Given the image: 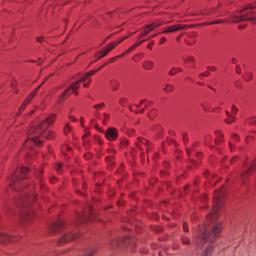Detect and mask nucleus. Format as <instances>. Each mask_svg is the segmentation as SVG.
Segmentation results:
<instances>
[{"label":"nucleus","mask_w":256,"mask_h":256,"mask_svg":"<svg viewBox=\"0 0 256 256\" xmlns=\"http://www.w3.org/2000/svg\"><path fill=\"white\" fill-rule=\"evenodd\" d=\"M224 195V191L223 188L215 192L212 210L208 214L207 217L210 224L204 228L201 235L197 238L196 242L198 245H200L205 242H210V244L202 253V256H210V255L214 248V238L221 230V223L216 221V220L218 217L217 212L218 208L222 204V198Z\"/></svg>","instance_id":"nucleus-1"},{"label":"nucleus","mask_w":256,"mask_h":256,"mask_svg":"<svg viewBox=\"0 0 256 256\" xmlns=\"http://www.w3.org/2000/svg\"><path fill=\"white\" fill-rule=\"evenodd\" d=\"M56 118V115L52 114L36 126L32 127L29 130L27 139L24 143V148L26 150H30L34 144L39 145L42 144L44 138L50 139L54 137V134L52 131L48 130V128L50 125L54 122Z\"/></svg>","instance_id":"nucleus-2"},{"label":"nucleus","mask_w":256,"mask_h":256,"mask_svg":"<svg viewBox=\"0 0 256 256\" xmlns=\"http://www.w3.org/2000/svg\"><path fill=\"white\" fill-rule=\"evenodd\" d=\"M28 171L27 168L22 166L20 170H17L16 172L12 174V176L9 178L10 186L12 188L16 190H20V180L26 178V174Z\"/></svg>","instance_id":"nucleus-3"},{"label":"nucleus","mask_w":256,"mask_h":256,"mask_svg":"<svg viewBox=\"0 0 256 256\" xmlns=\"http://www.w3.org/2000/svg\"><path fill=\"white\" fill-rule=\"evenodd\" d=\"M256 8V5L248 4L242 10L240 11L239 14L235 15L234 16L232 20L234 22H238L256 20V14L251 12V10Z\"/></svg>","instance_id":"nucleus-4"},{"label":"nucleus","mask_w":256,"mask_h":256,"mask_svg":"<svg viewBox=\"0 0 256 256\" xmlns=\"http://www.w3.org/2000/svg\"><path fill=\"white\" fill-rule=\"evenodd\" d=\"M88 78V76H87V73H86L84 76H81L78 80L71 84L59 96V100L62 101L64 100L66 96H70L72 92L77 95L78 92H76V90L79 88L80 84L87 80Z\"/></svg>","instance_id":"nucleus-5"},{"label":"nucleus","mask_w":256,"mask_h":256,"mask_svg":"<svg viewBox=\"0 0 256 256\" xmlns=\"http://www.w3.org/2000/svg\"><path fill=\"white\" fill-rule=\"evenodd\" d=\"M256 168V159L250 163H246L243 165V172L241 174L242 180Z\"/></svg>","instance_id":"nucleus-6"},{"label":"nucleus","mask_w":256,"mask_h":256,"mask_svg":"<svg viewBox=\"0 0 256 256\" xmlns=\"http://www.w3.org/2000/svg\"><path fill=\"white\" fill-rule=\"evenodd\" d=\"M34 217L32 210L27 209L24 210L21 216V221L22 224L25 225L30 223Z\"/></svg>","instance_id":"nucleus-7"},{"label":"nucleus","mask_w":256,"mask_h":256,"mask_svg":"<svg viewBox=\"0 0 256 256\" xmlns=\"http://www.w3.org/2000/svg\"><path fill=\"white\" fill-rule=\"evenodd\" d=\"M44 82V80L39 86H38L36 89L34 90L32 92L30 96L26 98V99L24 100V102H23L21 106L19 108V112L17 114V116H18L21 112L24 110L25 108L26 104H28L30 100L34 97V96L36 95V92L39 90V88L42 86Z\"/></svg>","instance_id":"nucleus-8"},{"label":"nucleus","mask_w":256,"mask_h":256,"mask_svg":"<svg viewBox=\"0 0 256 256\" xmlns=\"http://www.w3.org/2000/svg\"><path fill=\"white\" fill-rule=\"evenodd\" d=\"M106 138L110 141L115 140L118 136V130L113 127L108 128L104 132Z\"/></svg>","instance_id":"nucleus-9"},{"label":"nucleus","mask_w":256,"mask_h":256,"mask_svg":"<svg viewBox=\"0 0 256 256\" xmlns=\"http://www.w3.org/2000/svg\"><path fill=\"white\" fill-rule=\"evenodd\" d=\"M14 240V237L4 232L3 230L0 228V244H4L10 242H13Z\"/></svg>","instance_id":"nucleus-10"},{"label":"nucleus","mask_w":256,"mask_h":256,"mask_svg":"<svg viewBox=\"0 0 256 256\" xmlns=\"http://www.w3.org/2000/svg\"><path fill=\"white\" fill-rule=\"evenodd\" d=\"M78 236H80L79 232L74 233L72 232H69L64 234L63 236L60 239L58 242L60 243L65 242L70 240L74 239Z\"/></svg>","instance_id":"nucleus-11"},{"label":"nucleus","mask_w":256,"mask_h":256,"mask_svg":"<svg viewBox=\"0 0 256 256\" xmlns=\"http://www.w3.org/2000/svg\"><path fill=\"white\" fill-rule=\"evenodd\" d=\"M92 214V208L90 206L86 210L84 214H80L78 216V220L80 222L87 221L90 218Z\"/></svg>","instance_id":"nucleus-12"},{"label":"nucleus","mask_w":256,"mask_h":256,"mask_svg":"<svg viewBox=\"0 0 256 256\" xmlns=\"http://www.w3.org/2000/svg\"><path fill=\"white\" fill-rule=\"evenodd\" d=\"M186 27L187 26L186 25L182 24H178L173 26H168L163 28V32H173L179 30L186 28Z\"/></svg>","instance_id":"nucleus-13"},{"label":"nucleus","mask_w":256,"mask_h":256,"mask_svg":"<svg viewBox=\"0 0 256 256\" xmlns=\"http://www.w3.org/2000/svg\"><path fill=\"white\" fill-rule=\"evenodd\" d=\"M96 248L95 246H92L86 248L82 256H92L96 251Z\"/></svg>","instance_id":"nucleus-14"},{"label":"nucleus","mask_w":256,"mask_h":256,"mask_svg":"<svg viewBox=\"0 0 256 256\" xmlns=\"http://www.w3.org/2000/svg\"><path fill=\"white\" fill-rule=\"evenodd\" d=\"M115 46L116 45H114V43H110L104 50H101V53H106V56Z\"/></svg>","instance_id":"nucleus-15"},{"label":"nucleus","mask_w":256,"mask_h":256,"mask_svg":"<svg viewBox=\"0 0 256 256\" xmlns=\"http://www.w3.org/2000/svg\"><path fill=\"white\" fill-rule=\"evenodd\" d=\"M154 66V63L150 60H146L143 64V67L146 70L152 69Z\"/></svg>","instance_id":"nucleus-16"},{"label":"nucleus","mask_w":256,"mask_h":256,"mask_svg":"<svg viewBox=\"0 0 256 256\" xmlns=\"http://www.w3.org/2000/svg\"><path fill=\"white\" fill-rule=\"evenodd\" d=\"M34 196H24L20 200V202H26L28 203L30 202L34 199Z\"/></svg>","instance_id":"nucleus-17"},{"label":"nucleus","mask_w":256,"mask_h":256,"mask_svg":"<svg viewBox=\"0 0 256 256\" xmlns=\"http://www.w3.org/2000/svg\"><path fill=\"white\" fill-rule=\"evenodd\" d=\"M162 23L160 22H156L147 25L151 30L161 26Z\"/></svg>","instance_id":"nucleus-18"},{"label":"nucleus","mask_w":256,"mask_h":256,"mask_svg":"<svg viewBox=\"0 0 256 256\" xmlns=\"http://www.w3.org/2000/svg\"><path fill=\"white\" fill-rule=\"evenodd\" d=\"M63 224H64L62 222H58L52 226V228L54 231L56 230V229L60 228L62 227Z\"/></svg>","instance_id":"nucleus-19"},{"label":"nucleus","mask_w":256,"mask_h":256,"mask_svg":"<svg viewBox=\"0 0 256 256\" xmlns=\"http://www.w3.org/2000/svg\"><path fill=\"white\" fill-rule=\"evenodd\" d=\"M152 30H150V28L148 27V26H146L144 28H143L142 32L140 34L139 37L140 38L142 36H144V35L146 34H147L149 33Z\"/></svg>","instance_id":"nucleus-20"},{"label":"nucleus","mask_w":256,"mask_h":256,"mask_svg":"<svg viewBox=\"0 0 256 256\" xmlns=\"http://www.w3.org/2000/svg\"><path fill=\"white\" fill-rule=\"evenodd\" d=\"M253 74L250 72H247L244 76H243L244 79L246 81H250L252 78Z\"/></svg>","instance_id":"nucleus-21"},{"label":"nucleus","mask_w":256,"mask_h":256,"mask_svg":"<svg viewBox=\"0 0 256 256\" xmlns=\"http://www.w3.org/2000/svg\"><path fill=\"white\" fill-rule=\"evenodd\" d=\"M216 139L215 140L216 144L218 145L219 144V142L220 141V138L222 137V134L220 132L217 131L216 132Z\"/></svg>","instance_id":"nucleus-22"},{"label":"nucleus","mask_w":256,"mask_h":256,"mask_svg":"<svg viewBox=\"0 0 256 256\" xmlns=\"http://www.w3.org/2000/svg\"><path fill=\"white\" fill-rule=\"evenodd\" d=\"M4 210L8 214H11V208L8 206L7 205L6 202H4L3 204Z\"/></svg>","instance_id":"nucleus-23"},{"label":"nucleus","mask_w":256,"mask_h":256,"mask_svg":"<svg viewBox=\"0 0 256 256\" xmlns=\"http://www.w3.org/2000/svg\"><path fill=\"white\" fill-rule=\"evenodd\" d=\"M105 65H103L102 66H101L100 68H99L97 70H92L90 72H87V76H90L93 74H96L97 72L99 71Z\"/></svg>","instance_id":"nucleus-24"},{"label":"nucleus","mask_w":256,"mask_h":256,"mask_svg":"<svg viewBox=\"0 0 256 256\" xmlns=\"http://www.w3.org/2000/svg\"><path fill=\"white\" fill-rule=\"evenodd\" d=\"M174 90V86L171 84H168L166 85L164 88V90L167 92H170L173 91Z\"/></svg>","instance_id":"nucleus-25"},{"label":"nucleus","mask_w":256,"mask_h":256,"mask_svg":"<svg viewBox=\"0 0 256 256\" xmlns=\"http://www.w3.org/2000/svg\"><path fill=\"white\" fill-rule=\"evenodd\" d=\"M105 106V104L104 102H101L99 104H96L94 106V108L96 110H98L100 108H101Z\"/></svg>","instance_id":"nucleus-26"},{"label":"nucleus","mask_w":256,"mask_h":256,"mask_svg":"<svg viewBox=\"0 0 256 256\" xmlns=\"http://www.w3.org/2000/svg\"><path fill=\"white\" fill-rule=\"evenodd\" d=\"M112 82V86H111L112 89L113 90H116L117 88H118L117 82L116 81H113V82Z\"/></svg>","instance_id":"nucleus-27"},{"label":"nucleus","mask_w":256,"mask_h":256,"mask_svg":"<svg viewBox=\"0 0 256 256\" xmlns=\"http://www.w3.org/2000/svg\"><path fill=\"white\" fill-rule=\"evenodd\" d=\"M71 128L70 126L68 124H66L64 129V133L68 134Z\"/></svg>","instance_id":"nucleus-28"},{"label":"nucleus","mask_w":256,"mask_h":256,"mask_svg":"<svg viewBox=\"0 0 256 256\" xmlns=\"http://www.w3.org/2000/svg\"><path fill=\"white\" fill-rule=\"evenodd\" d=\"M136 48V45L134 44L132 46H131L126 51V53H130L132 50H134Z\"/></svg>","instance_id":"nucleus-29"},{"label":"nucleus","mask_w":256,"mask_h":256,"mask_svg":"<svg viewBox=\"0 0 256 256\" xmlns=\"http://www.w3.org/2000/svg\"><path fill=\"white\" fill-rule=\"evenodd\" d=\"M104 124H106V122L110 118V114L106 113L104 114Z\"/></svg>","instance_id":"nucleus-30"},{"label":"nucleus","mask_w":256,"mask_h":256,"mask_svg":"<svg viewBox=\"0 0 256 256\" xmlns=\"http://www.w3.org/2000/svg\"><path fill=\"white\" fill-rule=\"evenodd\" d=\"M182 240L183 243L184 244H188L190 243V240L186 236H184L182 237Z\"/></svg>","instance_id":"nucleus-31"},{"label":"nucleus","mask_w":256,"mask_h":256,"mask_svg":"<svg viewBox=\"0 0 256 256\" xmlns=\"http://www.w3.org/2000/svg\"><path fill=\"white\" fill-rule=\"evenodd\" d=\"M232 113L234 115H236L237 112L238 111V108L234 106L233 105L232 109Z\"/></svg>","instance_id":"nucleus-32"},{"label":"nucleus","mask_w":256,"mask_h":256,"mask_svg":"<svg viewBox=\"0 0 256 256\" xmlns=\"http://www.w3.org/2000/svg\"><path fill=\"white\" fill-rule=\"evenodd\" d=\"M224 21L222 20H216L212 22H211L208 23V24H217L220 22H222Z\"/></svg>","instance_id":"nucleus-33"},{"label":"nucleus","mask_w":256,"mask_h":256,"mask_svg":"<svg viewBox=\"0 0 256 256\" xmlns=\"http://www.w3.org/2000/svg\"><path fill=\"white\" fill-rule=\"evenodd\" d=\"M177 72L176 70L175 69V68H172L169 74L170 76H174Z\"/></svg>","instance_id":"nucleus-34"},{"label":"nucleus","mask_w":256,"mask_h":256,"mask_svg":"<svg viewBox=\"0 0 256 256\" xmlns=\"http://www.w3.org/2000/svg\"><path fill=\"white\" fill-rule=\"evenodd\" d=\"M138 141L146 145L148 142L146 140L142 138H138Z\"/></svg>","instance_id":"nucleus-35"},{"label":"nucleus","mask_w":256,"mask_h":256,"mask_svg":"<svg viewBox=\"0 0 256 256\" xmlns=\"http://www.w3.org/2000/svg\"><path fill=\"white\" fill-rule=\"evenodd\" d=\"M250 124H256V118H253L249 120Z\"/></svg>","instance_id":"nucleus-36"},{"label":"nucleus","mask_w":256,"mask_h":256,"mask_svg":"<svg viewBox=\"0 0 256 256\" xmlns=\"http://www.w3.org/2000/svg\"><path fill=\"white\" fill-rule=\"evenodd\" d=\"M186 62H192L194 61V58L192 57H188L184 60Z\"/></svg>","instance_id":"nucleus-37"},{"label":"nucleus","mask_w":256,"mask_h":256,"mask_svg":"<svg viewBox=\"0 0 256 256\" xmlns=\"http://www.w3.org/2000/svg\"><path fill=\"white\" fill-rule=\"evenodd\" d=\"M236 72L238 74H240L241 72V68L239 65H237L236 68Z\"/></svg>","instance_id":"nucleus-38"},{"label":"nucleus","mask_w":256,"mask_h":256,"mask_svg":"<svg viewBox=\"0 0 256 256\" xmlns=\"http://www.w3.org/2000/svg\"><path fill=\"white\" fill-rule=\"evenodd\" d=\"M234 120V118H228V119L226 120V122L228 124H231Z\"/></svg>","instance_id":"nucleus-39"},{"label":"nucleus","mask_w":256,"mask_h":256,"mask_svg":"<svg viewBox=\"0 0 256 256\" xmlns=\"http://www.w3.org/2000/svg\"><path fill=\"white\" fill-rule=\"evenodd\" d=\"M183 228H184V231L188 232V224L185 222H184Z\"/></svg>","instance_id":"nucleus-40"},{"label":"nucleus","mask_w":256,"mask_h":256,"mask_svg":"<svg viewBox=\"0 0 256 256\" xmlns=\"http://www.w3.org/2000/svg\"><path fill=\"white\" fill-rule=\"evenodd\" d=\"M104 56H106V53H101V52L99 56H97V55L96 56L98 59H100Z\"/></svg>","instance_id":"nucleus-41"},{"label":"nucleus","mask_w":256,"mask_h":256,"mask_svg":"<svg viewBox=\"0 0 256 256\" xmlns=\"http://www.w3.org/2000/svg\"><path fill=\"white\" fill-rule=\"evenodd\" d=\"M210 74V72H206L204 73L201 74H200V77L201 78L202 76H209Z\"/></svg>","instance_id":"nucleus-42"},{"label":"nucleus","mask_w":256,"mask_h":256,"mask_svg":"<svg viewBox=\"0 0 256 256\" xmlns=\"http://www.w3.org/2000/svg\"><path fill=\"white\" fill-rule=\"evenodd\" d=\"M126 101V100L124 98H122L120 100L119 102L122 105H124V102Z\"/></svg>","instance_id":"nucleus-43"},{"label":"nucleus","mask_w":256,"mask_h":256,"mask_svg":"<svg viewBox=\"0 0 256 256\" xmlns=\"http://www.w3.org/2000/svg\"><path fill=\"white\" fill-rule=\"evenodd\" d=\"M128 143V141L127 140H121V144L122 145H126Z\"/></svg>","instance_id":"nucleus-44"},{"label":"nucleus","mask_w":256,"mask_h":256,"mask_svg":"<svg viewBox=\"0 0 256 256\" xmlns=\"http://www.w3.org/2000/svg\"><path fill=\"white\" fill-rule=\"evenodd\" d=\"M117 244V242H116V240H112V241L110 242V245H111V246H112V248H114V245L115 244Z\"/></svg>","instance_id":"nucleus-45"},{"label":"nucleus","mask_w":256,"mask_h":256,"mask_svg":"<svg viewBox=\"0 0 256 256\" xmlns=\"http://www.w3.org/2000/svg\"><path fill=\"white\" fill-rule=\"evenodd\" d=\"M56 169L57 170H59L61 168V164L58 163V164H57L56 165Z\"/></svg>","instance_id":"nucleus-46"},{"label":"nucleus","mask_w":256,"mask_h":256,"mask_svg":"<svg viewBox=\"0 0 256 256\" xmlns=\"http://www.w3.org/2000/svg\"><path fill=\"white\" fill-rule=\"evenodd\" d=\"M166 38H162L160 42V44H164L166 41Z\"/></svg>","instance_id":"nucleus-47"},{"label":"nucleus","mask_w":256,"mask_h":256,"mask_svg":"<svg viewBox=\"0 0 256 256\" xmlns=\"http://www.w3.org/2000/svg\"><path fill=\"white\" fill-rule=\"evenodd\" d=\"M208 68L212 71H214L216 70V68L214 66H209Z\"/></svg>","instance_id":"nucleus-48"},{"label":"nucleus","mask_w":256,"mask_h":256,"mask_svg":"<svg viewBox=\"0 0 256 256\" xmlns=\"http://www.w3.org/2000/svg\"><path fill=\"white\" fill-rule=\"evenodd\" d=\"M226 113L227 116H228V118H234V116H232L228 112L226 111Z\"/></svg>","instance_id":"nucleus-49"},{"label":"nucleus","mask_w":256,"mask_h":256,"mask_svg":"<svg viewBox=\"0 0 256 256\" xmlns=\"http://www.w3.org/2000/svg\"><path fill=\"white\" fill-rule=\"evenodd\" d=\"M128 38V36H123L122 38L120 40H119V42H122L123 40H126V38Z\"/></svg>","instance_id":"nucleus-50"},{"label":"nucleus","mask_w":256,"mask_h":256,"mask_svg":"<svg viewBox=\"0 0 256 256\" xmlns=\"http://www.w3.org/2000/svg\"><path fill=\"white\" fill-rule=\"evenodd\" d=\"M232 138L236 140H238V136L236 134H233L232 135Z\"/></svg>","instance_id":"nucleus-51"},{"label":"nucleus","mask_w":256,"mask_h":256,"mask_svg":"<svg viewBox=\"0 0 256 256\" xmlns=\"http://www.w3.org/2000/svg\"><path fill=\"white\" fill-rule=\"evenodd\" d=\"M146 102V100H142L140 101V104L136 106H137L138 108V107H139V106H140L142 104Z\"/></svg>","instance_id":"nucleus-52"},{"label":"nucleus","mask_w":256,"mask_h":256,"mask_svg":"<svg viewBox=\"0 0 256 256\" xmlns=\"http://www.w3.org/2000/svg\"><path fill=\"white\" fill-rule=\"evenodd\" d=\"M154 44V42H152L148 46V48H150V49H151L152 48V46H153Z\"/></svg>","instance_id":"nucleus-53"},{"label":"nucleus","mask_w":256,"mask_h":256,"mask_svg":"<svg viewBox=\"0 0 256 256\" xmlns=\"http://www.w3.org/2000/svg\"><path fill=\"white\" fill-rule=\"evenodd\" d=\"M232 62L233 64H235L237 62V60L236 58H233L232 59Z\"/></svg>","instance_id":"nucleus-54"},{"label":"nucleus","mask_w":256,"mask_h":256,"mask_svg":"<svg viewBox=\"0 0 256 256\" xmlns=\"http://www.w3.org/2000/svg\"><path fill=\"white\" fill-rule=\"evenodd\" d=\"M144 112V109H142L140 110V111H136V114H142Z\"/></svg>","instance_id":"nucleus-55"},{"label":"nucleus","mask_w":256,"mask_h":256,"mask_svg":"<svg viewBox=\"0 0 256 256\" xmlns=\"http://www.w3.org/2000/svg\"><path fill=\"white\" fill-rule=\"evenodd\" d=\"M69 118L70 119H71L73 121H76V118L74 116H70Z\"/></svg>","instance_id":"nucleus-56"},{"label":"nucleus","mask_w":256,"mask_h":256,"mask_svg":"<svg viewBox=\"0 0 256 256\" xmlns=\"http://www.w3.org/2000/svg\"><path fill=\"white\" fill-rule=\"evenodd\" d=\"M175 69L176 70L177 72L182 71V69L180 68H175Z\"/></svg>","instance_id":"nucleus-57"},{"label":"nucleus","mask_w":256,"mask_h":256,"mask_svg":"<svg viewBox=\"0 0 256 256\" xmlns=\"http://www.w3.org/2000/svg\"><path fill=\"white\" fill-rule=\"evenodd\" d=\"M126 54V52H125L124 54H120V55L118 56H116V57H117V58H118V57H122V56H124Z\"/></svg>","instance_id":"nucleus-58"},{"label":"nucleus","mask_w":256,"mask_h":256,"mask_svg":"<svg viewBox=\"0 0 256 256\" xmlns=\"http://www.w3.org/2000/svg\"><path fill=\"white\" fill-rule=\"evenodd\" d=\"M88 86H89V82H88V83H84V87H86V88L88 87Z\"/></svg>","instance_id":"nucleus-59"},{"label":"nucleus","mask_w":256,"mask_h":256,"mask_svg":"<svg viewBox=\"0 0 256 256\" xmlns=\"http://www.w3.org/2000/svg\"><path fill=\"white\" fill-rule=\"evenodd\" d=\"M84 120V118L82 117L80 118V122H81L82 125L83 124Z\"/></svg>","instance_id":"nucleus-60"},{"label":"nucleus","mask_w":256,"mask_h":256,"mask_svg":"<svg viewBox=\"0 0 256 256\" xmlns=\"http://www.w3.org/2000/svg\"><path fill=\"white\" fill-rule=\"evenodd\" d=\"M116 58V57H114V58H110V62H113L114 60Z\"/></svg>","instance_id":"nucleus-61"},{"label":"nucleus","mask_w":256,"mask_h":256,"mask_svg":"<svg viewBox=\"0 0 256 256\" xmlns=\"http://www.w3.org/2000/svg\"><path fill=\"white\" fill-rule=\"evenodd\" d=\"M198 85H200V86H204V83H202V82H198Z\"/></svg>","instance_id":"nucleus-62"},{"label":"nucleus","mask_w":256,"mask_h":256,"mask_svg":"<svg viewBox=\"0 0 256 256\" xmlns=\"http://www.w3.org/2000/svg\"><path fill=\"white\" fill-rule=\"evenodd\" d=\"M114 45H116H116L118 44L120 42H119V40H118V42H114Z\"/></svg>","instance_id":"nucleus-63"},{"label":"nucleus","mask_w":256,"mask_h":256,"mask_svg":"<svg viewBox=\"0 0 256 256\" xmlns=\"http://www.w3.org/2000/svg\"><path fill=\"white\" fill-rule=\"evenodd\" d=\"M41 40H42V38H38V42H41Z\"/></svg>","instance_id":"nucleus-64"}]
</instances>
